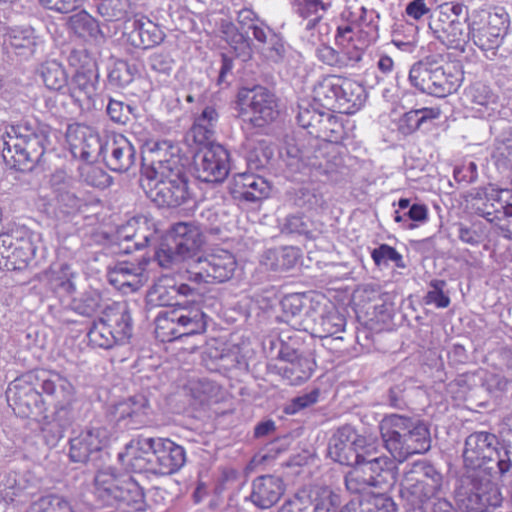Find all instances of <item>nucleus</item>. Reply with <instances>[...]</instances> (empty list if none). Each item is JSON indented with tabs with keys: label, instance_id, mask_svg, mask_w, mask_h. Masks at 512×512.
<instances>
[{
	"label": "nucleus",
	"instance_id": "obj_1",
	"mask_svg": "<svg viewBox=\"0 0 512 512\" xmlns=\"http://www.w3.org/2000/svg\"><path fill=\"white\" fill-rule=\"evenodd\" d=\"M142 168L141 185L159 207L175 208L189 199L185 165L178 149L168 142L156 143Z\"/></svg>",
	"mask_w": 512,
	"mask_h": 512
},
{
	"label": "nucleus",
	"instance_id": "obj_2",
	"mask_svg": "<svg viewBox=\"0 0 512 512\" xmlns=\"http://www.w3.org/2000/svg\"><path fill=\"white\" fill-rule=\"evenodd\" d=\"M379 428L386 449L399 462L431 447L430 431L419 419L391 414L381 420Z\"/></svg>",
	"mask_w": 512,
	"mask_h": 512
},
{
	"label": "nucleus",
	"instance_id": "obj_3",
	"mask_svg": "<svg viewBox=\"0 0 512 512\" xmlns=\"http://www.w3.org/2000/svg\"><path fill=\"white\" fill-rule=\"evenodd\" d=\"M2 139L4 160L19 170L31 169L45 153L47 136L36 122L23 120L7 126Z\"/></svg>",
	"mask_w": 512,
	"mask_h": 512
},
{
	"label": "nucleus",
	"instance_id": "obj_4",
	"mask_svg": "<svg viewBox=\"0 0 512 512\" xmlns=\"http://www.w3.org/2000/svg\"><path fill=\"white\" fill-rule=\"evenodd\" d=\"M206 330L205 314L198 304L179 305L161 311L155 320V334L161 342H171Z\"/></svg>",
	"mask_w": 512,
	"mask_h": 512
},
{
	"label": "nucleus",
	"instance_id": "obj_5",
	"mask_svg": "<svg viewBox=\"0 0 512 512\" xmlns=\"http://www.w3.org/2000/svg\"><path fill=\"white\" fill-rule=\"evenodd\" d=\"M131 334V316L126 305L115 304L93 322L87 337L90 346L107 350L125 343Z\"/></svg>",
	"mask_w": 512,
	"mask_h": 512
},
{
	"label": "nucleus",
	"instance_id": "obj_6",
	"mask_svg": "<svg viewBox=\"0 0 512 512\" xmlns=\"http://www.w3.org/2000/svg\"><path fill=\"white\" fill-rule=\"evenodd\" d=\"M345 476L348 491L354 494L368 493L371 488L383 489L395 482V465L386 456L362 458Z\"/></svg>",
	"mask_w": 512,
	"mask_h": 512
},
{
	"label": "nucleus",
	"instance_id": "obj_7",
	"mask_svg": "<svg viewBox=\"0 0 512 512\" xmlns=\"http://www.w3.org/2000/svg\"><path fill=\"white\" fill-rule=\"evenodd\" d=\"M498 445V438L492 433L480 431L470 434L465 440L463 450L465 465L475 469L496 461L500 475L509 473L512 470L509 452L500 451Z\"/></svg>",
	"mask_w": 512,
	"mask_h": 512
},
{
	"label": "nucleus",
	"instance_id": "obj_8",
	"mask_svg": "<svg viewBox=\"0 0 512 512\" xmlns=\"http://www.w3.org/2000/svg\"><path fill=\"white\" fill-rule=\"evenodd\" d=\"M442 485V475L433 466L416 462L403 475L400 495L411 504L424 503L435 497Z\"/></svg>",
	"mask_w": 512,
	"mask_h": 512
},
{
	"label": "nucleus",
	"instance_id": "obj_9",
	"mask_svg": "<svg viewBox=\"0 0 512 512\" xmlns=\"http://www.w3.org/2000/svg\"><path fill=\"white\" fill-rule=\"evenodd\" d=\"M35 253L36 245L27 229L18 227L0 233V270H23Z\"/></svg>",
	"mask_w": 512,
	"mask_h": 512
},
{
	"label": "nucleus",
	"instance_id": "obj_10",
	"mask_svg": "<svg viewBox=\"0 0 512 512\" xmlns=\"http://www.w3.org/2000/svg\"><path fill=\"white\" fill-rule=\"evenodd\" d=\"M35 371L27 372L14 379L6 390L9 406L21 417L41 415L45 412V400L38 391Z\"/></svg>",
	"mask_w": 512,
	"mask_h": 512
},
{
	"label": "nucleus",
	"instance_id": "obj_11",
	"mask_svg": "<svg viewBox=\"0 0 512 512\" xmlns=\"http://www.w3.org/2000/svg\"><path fill=\"white\" fill-rule=\"evenodd\" d=\"M456 501L465 512H485L489 507L501 505L499 489L490 481H480L474 475L461 479L455 491Z\"/></svg>",
	"mask_w": 512,
	"mask_h": 512
},
{
	"label": "nucleus",
	"instance_id": "obj_12",
	"mask_svg": "<svg viewBox=\"0 0 512 512\" xmlns=\"http://www.w3.org/2000/svg\"><path fill=\"white\" fill-rule=\"evenodd\" d=\"M236 268L237 261L231 252L213 249L206 255L193 260L187 273L188 279L196 283L225 282L232 278Z\"/></svg>",
	"mask_w": 512,
	"mask_h": 512
},
{
	"label": "nucleus",
	"instance_id": "obj_13",
	"mask_svg": "<svg viewBox=\"0 0 512 512\" xmlns=\"http://www.w3.org/2000/svg\"><path fill=\"white\" fill-rule=\"evenodd\" d=\"M463 7L460 4L444 3L433 12L429 28L434 36L450 48L461 47L468 37L465 23L459 20Z\"/></svg>",
	"mask_w": 512,
	"mask_h": 512
},
{
	"label": "nucleus",
	"instance_id": "obj_14",
	"mask_svg": "<svg viewBox=\"0 0 512 512\" xmlns=\"http://www.w3.org/2000/svg\"><path fill=\"white\" fill-rule=\"evenodd\" d=\"M509 22V15L503 8L476 13L469 26L474 43L483 50L497 47L508 29Z\"/></svg>",
	"mask_w": 512,
	"mask_h": 512
},
{
	"label": "nucleus",
	"instance_id": "obj_15",
	"mask_svg": "<svg viewBox=\"0 0 512 512\" xmlns=\"http://www.w3.org/2000/svg\"><path fill=\"white\" fill-rule=\"evenodd\" d=\"M241 114L253 126L263 127L278 116L276 99L266 88L243 89L238 95Z\"/></svg>",
	"mask_w": 512,
	"mask_h": 512
},
{
	"label": "nucleus",
	"instance_id": "obj_16",
	"mask_svg": "<svg viewBox=\"0 0 512 512\" xmlns=\"http://www.w3.org/2000/svg\"><path fill=\"white\" fill-rule=\"evenodd\" d=\"M230 171V154L220 144H210L195 156V173L203 182H223Z\"/></svg>",
	"mask_w": 512,
	"mask_h": 512
},
{
	"label": "nucleus",
	"instance_id": "obj_17",
	"mask_svg": "<svg viewBox=\"0 0 512 512\" xmlns=\"http://www.w3.org/2000/svg\"><path fill=\"white\" fill-rule=\"evenodd\" d=\"M110 439L111 433L106 427H86L70 439L69 458L75 463H88L109 445Z\"/></svg>",
	"mask_w": 512,
	"mask_h": 512
},
{
	"label": "nucleus",
	"instance_id": "obj_18",
	"mask_svg": "<svg viewBox=\"0 0 512 512\" xmlns=\"http://www.w3.org/2000/svg\"><path fill=\"white\" fill-rule=\"evenodd\" d=\"M366 440L357 434L350 425L340 427L331 437L328 447V455L332 460L342 465H353L354 462L365 458L359 452L365 446Z\"/></svg>",
	"mask_w": 512,
	"mask_h": 512
},
{
	"label": "nucleus",
	"instance_id": "obj_19",
	"mask_svg": "<svg viewBox=\"0 0 512 512\" xmlns=\"http://www.w3.org/2000/svg\"><path fill=\"white\" fill-rule=\"evenodd\" d=\"M37 383L50 404L65 410L75 400L76 389L65 376L55 371H35Z\"/></svg>",
	"mask_w": 512,
	"mask_h": 512
},
{
	"label": "nucleus",
	"instance_id": "obj_20",
	"mask_svg": "<svg viewBox=\"0 0 512 512\" xmlns=\"http://www.w3.org/2000/svg\"><path fill=\"white\" fill-rule=\"evenodd\" d=\"M140 447L156 450V465L160 475H171L185 464L186 453L182 446L168 438H146L136 442Z\"/></svg>",
	"mask_w": 512,
	"mask_h": 512
},
{
	"label": "nucleus",
	"instance_id": "obj_21",
	"mask_svg": "<svg viewBox=\"0 0 512 512\" xmlns=\"http://www.w3.org/2000/svg\"><path fill=\"white\" fill-rule=\"evenodd\" d=\"M208 231L219 232V229H212L206 225L198 226L192 223L179 222L173 226L171 241L180 256L189 259L193 258L205 244L204 233Z\"/></svg>",
	"mask_w": 512,
	"mask_h": 512
},
{
	"label": "nucleus",
	"instance_id": "obj_22",
	"mask_svg": "<svg viewBox=\"0 0 512 512\" xmlns=\"http://www.w3.org/2000/svg\"><path fill=\"white\" fill-rule=\"evenodd\" d=\"M146 262H119L108 271L109 282L124 293L137 291L148 281Z\"/></svg>",
	"mask_w": 512,
	"mask_h": 512
},
{
	"label": "nucleus",
	"instance_id": "obj_23",
	"mask_svg": "<svg viewBox=\"0 0 512 512\" xmlns=\"http://www.w3.org/2000/svg\"><path fill=\"white\" fill-rule=\"evenodd\" d=\"M104 159L111 170L123 173L134 166L136 151L124 135L116 134L104 146Z\"/></svg>",
	"mask_w": 512,
	"mask_h": 512
},
{
	"label": "nucleus",
	"instance_id": "obj_24",
	"mask_svg": "<svg viewBox=\"0 0 512 512\" xmlns=\"http://www.w3.org/2000/svg\"><path fill=\"white\" fill-rule=\"evenodd\" d=\"M284 493L283 481L272 475L259 476L252 482L251 502L260 509L274 506Z\"/></svg>",
	"mask_w": 512,
	"mask_h": 512
},
{
	"label": "nucleus",
	"instance_id": "obj_25",
	"mask_svg": "<svg viewBox=\"0 0 512 512\" xmlns=\"http://www.w3.org/2000/svg\"><path fill=\"white\" fill-rule=\"evenodd\" d=\"M268 182L253 173H240L234 176L231 184V193L240 200L256 202L266 198L269 194Z\"/></svg>",
	"mask_w": 512,
	"mask_h": 512
},
{
	"label": "nucleus",
	"instance_id": "obj_26",
	"mask_svg": "<svg viewBox=\"0 0 512 512\" xmlns=\"http://www.w3.org/2000/svg\"><path fill=\"white\" fill-rule=\"evenodd\" d=\"M462 79V72L455 64H441L433 59L432 80L435 89L432 90V96L446 97L456 92Z\"/></svg>",
	"mask_w": 512,
	"mask_h": 512
},
{
	"label": "nucleus",
	"instance_id": "obj_27",
	"mask_svg": "<svg viewBox=\"0 0 512 512\" xmlns=\"http://www.w3.org/2000/svg\"><path fill=\"white\" fill-rule=\"evenodd\" d=\"M359 33V27L355 24L339 26L337 29L336 44L347 57L346 65L359 62L364 50L369 46L368 40L357 37Z\"/></svg>",
	"mask_w": 512,
	"mask_h": 512
},
{
	"label": "nucleus",
	"instance_id": "obj_28",
	"mask_svg": "<svg viewBox=\"0 0 512 512\" xmlns=\"http://www.w3.org/2000/svg\"><path fill=\"white\" fill-rule=\"evenodd\" d=\"M52 185L56 194L57 206L64 214H77L87 206L86 199L78 195L74 188L65 181L63 173L53 175Z\"/></svg>",
	"mask_w": 512,
	"mask_h": 512
},
{
	"label": "nucleus",
	"instance_id": "obj_29",
	"mask_svg": "<svg viewBox=\"0 0 512 512\" xmlns=\"http://www.w3.org/2000/svg\"><path fill=\"white\" fill-rule=\"evenodd\" d=\"M128 39L136 48L148 49L160 44L164 34L157 24L145 16H136L133 20V30L129 32Z\"/></svg>",
	"mask_w": 512,
	"mask_h": 512
},
{
	"label": "nucleus",
	"instance_id": "obj_30",
	"mask_svg": "<svg viewBox=\"0 0 512 512\" xmlns=\"http://www.w3.org/2000/svg\"><path fill=\"white\" fill-rule=\"evenodd\" d=\"M306 512H336L338 496L327 486L300 490Z\"/></svg>",
	"mask_w": 512,
	"mask_h": 512
},
{
	"label": "nucleus",
	"instance_id": "obj_31",
	"mask_svg": "<svg viewBox=\"0 0 512 512\" xmlns=\"http://www.w3.org/2000/svg\"><path fill=\"white\" fill-rule=\"evenodd\" d=\"M465 96L470 108L478 112L480 117H490L495 113L498 97L487 84L473 83Z\"/></svg>",
	"mask_w": 512,
	"mask_h": 512
},
{
	"label": "nucleus",
	"instance_id": "obj_32",
	"mask_svg": "<svg viewBox=\"0 0 512 512\" xmlns=\"http://www.w3.org/2000/svg\"><path fill=\"white\" fill-rule=\"evenodd\" d=\"M488 199L493 201L494 207V218L491 221H495L505 237L512 238V191H492Z\"/></svg>",
	"mask_w": 512,
	"mask_h": 512
},
{
	"label": "nucleus",
	"instance_id": "obj_33",
	"mask_svg": "<svg viewBox=\"0 0 512 512\" xmlns=\"http://www.w3.org/2000/svg\"><path fill=\"white\" fill-rule=\"evenodd\" d=\"M338 113L352 114L366 101V91L357 81L340 77Z\"/></svg>",
	"mask_w": 512,
	"mask_h": 512
},
{
	"label": "nucleus",
	"instance_id": "obj_34",
	"mask_svg": "<svg viewBox=\"0 0 512 512\" xmlns=\"http://www.w3.org/2000/svg\"><path fill=\"white\" fill-rule=\"evenodd\" d=\"M66 136L71 146L79 148L81 156L86 159L97 149L104 153V147L101 146L98 135L85 125H69Z\"/></svg>",
	"mask_w": 512,
	"mask_h": 512
},
{
	"label": "nucleus",
	"instance_id": "obj_35",
	"mask_svg": "<svg viewBox=\"0 0 512 512\" xmlns=\"http://www.w3.org/2000/svg\"><path fill=\"white\" fill-rule=\"evenodd\" d=\"M340 76L329 75L320 80L313 89L315 103L327 111L338 112Z\"/></svg>",
	"mask_w": 512,
	"mask_h": 512
},
{
	"label": "nucleus",
	"instance_id": "obj_36",
	"mask_svg": "<svg viewBox=\"0 0 512 512\" xmlns=\"http://www.w3.org/2000/svg\"><path fill=\"white\" fill-rule=\"evenodd\" d=\"M70 96L80 107L89 106L96 94V77L91 71H77L70 84Z\"/></svg>",
	"mask_w": 512,
	"mask_h": 512
},
{
	"label": "nucleus",
	"instance_id": "obj_37",
	"mask_svg": "<svg viewBox=\"0 0 512 512\" xmlns=\"http://www.w3.org/2000/svg\"><path fill=\"white\" fill-rule=\"evenodd\" d=\"M123 476H117L113 470H100L94 478L95 495L104 505H113Z\"/></svg>",
	"mask_w": 512,
	"mask_h": 512
},
{
	"label": "nucleus",
	"instance_id": "obj_38",
	"mask_svg": "<svg viewBox=\"0 0 512 512\" xmlns=\"http://www.w3.org/2000/svg\"><path fill=\"white\" fill-rule=\"evenodd\" d=\"M4 44L17 55L30 56L35 52L36 37L30 28H9L4 35Z\"/></svg>",
	"mask_w": 512,
	"mask_h": 512
},
{
	"label": "nucleus",
	"instance_id": "obj_39",
	"mask_svg": "<svg viewBox=\"0 0 512 512\" xmlns=\"http://www.w3.org/2000/svg\"><path fill=\"white\" fill-rule=\"evenodd\" d=\"M293 12L302 19L307 30L314 29L323 19L329 5L322 0H292Z\"/></svg>",
	"mask_w": 512,
	"mask_h": 512
},
{
	"label": "nucleus",
	"instance_id": "obj_40",
	"mask_svg": "<svg viewBox=\"0 0 512 512\" xmlns=\"http://www.w3.org/2000/svg\"><path fill=\"white\" fill-rule=\"evenodd\" d=\"M217 121L218 113L216 110L210 106L205 107L195 118L189 136L196 144H205L213 137Z\"/></svg>",
	"mask_w": 512,
	"mask_h": 512
},
{
	"label": "nucleus",
	"instance_id": "obj_41",
	"mask_svg": "<svg viewBox=\"0 0 512 512\" xmlns=\"http://www.w3.org/2000/svg\"><path fill=\"white\" fill-rule=\"evenodd\" d=\"M120 418L130 420L133 425H144L149 421L150 405L143 395H136L117 407Z\"/></svg>",
	"mask_w": 512,
	"mask_h": 512
},
{
	"label": "nucleus",
	"instance_id": "obj_42",
	"mask_svg": "<svg viewBox=\"0 0 512 512\" xmlns=\"http://www.w3.org/2000/svg\"><path fill=\"white\" fill-rule=\"evenodd\" d=\"M145 439L144 437H138L132 439L125 446V451L119 453L118 458L120 462L126 466L131 472L134 473H149V465L145 454V449L148 447H140L135 442Z\"/></svg>",
	"mask_w": 512,
	"mask_h": 512
},
{
	"label": "nucleus",
	"instance_id": "obj_43",
	"mask_svg": "<svg viewBox=\"0 0 512 512\" xmlns=\"http://www.w3.org/2000/svg\"><path fill=\"white\" fill-rule=\"evenodd\" d=\"M433 59L425 58L415 63L409 71V82L411 86L420 91L432 95L435 89L432 80Z\"/></svg>",
	"mask_w": 512,
	"mask_h": 512
},
{
	"label": "nucleus",
	"instance_id": "obj_44",
	"mask_svg": "<svg viewBox=\"0 0 512 512\" xmlns=\"http://www.w3.org/2000/svg\"><path fill=\"white\" fill-rule=\"evenodd\" d=\"M123 502L127 506L141 511L145 509V495L138 482L131 476L123 475L115 502Z\"/></svg>",
	"mask_w": 512,
	"mask_h": 512
},
{
	"label": "nucleus",
	"instance_id": "obj_45",
	"mask_svg": "<svg viewBox=\"0 0 512 512\" xmlns=\"http://www.w3.org/2000/svg\"><path fill=\"white\" fill-rule=\"evenodd\" d=\"M298 253L292 247L268 250L263 264L273 271H287L297 263Z\"/></svg>",
	"mask_w": 512,
	"mask_h": 512
},
{
	"label": "nucleus",
	"instance_id": "obj_46",
	"mask_svg": "<svg viewBox=\"0 0 512 512\" xmlns=\"http://www.w3.org/2000/svg\"><path fill=\"white\" fill-rule=\"evenodd\" d=\"M68 267H61L59 270H49L44 273L43 279L48 288L59 295L69 296L75 292V285Z\"/></svg>",
	"mask_w": 512,
	"mask_h": 512
},
{
	"label": "nucleus",
	"instance_id": "obj_47",
	"mask_svg": "<svg viewBox=\"0 0 512 512\" xmlns=\"http://www.w3.org/2000/svg\"><path fill=\"white\" fill-rule=\"evenodd\" d=\"M281 374L291 385H299L312 375V365L305 357H296L280 368Z\"/></svg>",
	"mask_w": 512,
	"mask_h": 512
},
{
	"label": "nucleus",
	"instance_id": "obj_48",
	"mask_svg": "<svg viewBox=\"0 0 512 512\" xmlns=\"http://www.w3.org/2000/svg\"><path fill=\"white\" fill-rule=\"evenodd\" d=\"M331 112L326 111V116H324L314 137L338 144L345 138L346 132L342 121Z\"/></svg>",
	"mask_w": 512,
	"mask_h": 512
},
{
	"label": "nucleus",
	"instance_id": "obj_49",
	"mask_svg": "<svg viewBox=\"0 0 512 512\" xmlns=\"http://www.w3.org/2000/svg\"><path fill=\"white\" fill-rule=\"evenodd\" d=\"M223 33L228 44L231 46L236 56L243 61H248L252 57V48L250 41L240 33L233 24L225 26Z\"/></svg>",
	"mask_w": 512,
	"mask_h": 512
},
{
	"label": "nucleus",
	"instance_id": "obj_50",
	"mask_svg": "<svg viewBox=\"0 0 512 512\" xmlns=\"http://www.w3.org/2000/svg\"><path fill=\"white\" fill-rule=\"evenodd\" d=\"M67 25L76 35L83 38L92 37L98 32L96 20L84 10L71 15Z\"/></svg>",
	"mask_w": 512,
	"mask_h": 512
},
{
	"label": "nucleus",
	"instance_id": "obj_51",
	"mask_svg": "<svg viewBox=\"0 0 512 512\" xmlns=\"http://www.w3.org/2000/svg\"><path fill=\"white\" fill-rule=\"evenodd\" d=\"M131 8L130 0H99L97 9L107 21L126 19Z\"/></svg>",
	"mask_w": 512,
	"mask_h": 512
},
{
	"label": "nucleus",
	"instance_id": "obj_52",
	"mask_svg": "<svg viewBox=\"0 0 512 512\" xmlns=\"http://www.w3.org/2000/svg\"><path fill=\"white\" fill-rule=\"evenodd\" d=\"M41 77L46 87L51 90H60L67 83L66 72L56 61H48L41 66Z\"/></svg>",
	"mask_w": 512,
	"mask_h": 512
},
{
	"label": "nucleus",
	"instance_id": "obj_53",
	"mask_svg": "<svg viewBox=\"0 0 512 512\" xmlns=\"http://www.w3.org/2000/svg\"><path fill=\"white\" fill-rule=\"evenodd\" d=\"M359 512H396L395 503L384 493H367L359 502Z\"/></svg>",
	"mask_w": 512,
	"mask_h": 512
},
{
	"label": "nucleus",
	"instance_id": "obj_54",
	"mask_svg": "<svg viewBox=\"0 0 512 512\" xmlns=\"http://www.w3.org/2000/svg\"><path fill=\"white\" fill-rule=\"evenodd\" d=\"M190 391L193 398L200 404L216 402L220 395V387L215 382L207 379L192 382Z\"/></svg>",
	"mask_w": 512,
	"mask_h": 512
},
{
	"label": "nucleus",
	"instance_id": "obj_55",
	"mask_svg": "<svg viewBox=\"0 0 512 512\" xmlns=\"http://www.w3.org/2000/svg\"><path fill=\"white\" fill-rule=\"evenodd\" d=\"M29 512H74L68 500L59 495H48L34 502Z\"/></svg>",
	"mask_w": 512,
	"mask_h": 512
},
{
	"label": "nucleus",
	"instance_id": "obj_56",
	"mask_svg": "<svg viewBox=\"0 0 512 512\" xmlns=\"http://www.w3.org/2000/svg\"><path fill=\"white\" fill-rule=\"evenodd\" d=\"M148 64L156 74L161 77L168 78L173 72L175 60L170 52L160 50L149 56Z\"/></svg>",
	"mask_w": 512,
	"mask_h": 512
},
{
	"label": "nucleus",
	"instance_id": "obj_57",
	"mask_svg": "<svg viewBox=\"0 0 512 512\" xmlns=\"http://www.w3.org/2000/svg\"><path fill=\"white\" fill-rule=\"evenodd\" d=\"M324 116H326V111H318L315 108L309 107H299L297 122L302 128L307 129L309 134L315 136Z\"/></svg>",
	"mask_w": 512,
	"mask_h": 512
},
{
	"label": "nucleus",
	"instance_id": "obj_58",
	"mask_svg": "<svg viewBox=\"0 0 512 512\" xmlns=\"http://www.w3.org/2000/svg\"><path fill=\"white\" fill-rule=\"evenodd\" d=\"M446 282L444 280H432L425 296L426 304H434L437 308H446L450 304V298L443 292Z\"/></svg>",
	"mask_w": 512,
	"mask_h": 512
},
{
	"label": "nucleus",
	"instance_id": "obj_59",
	"mask_svg": "<svg viewBox=\"0 0 512 512\" xmlns=\"http://www.w3.org/2000/svg\"><path fill=\"white\" fill-rule=\"evenodd\" d=\"M82 176L91 186L96 188H106L111 184V177L100 167L86 165L83 168Z\"/></svg>",
	"mask_w": 512,
	"mask_h": 512
},
{
	"label": "nucleus",
	"instance_id": "obj_60",
	"mask_svg": "<svg viewBox=\"0 0 512 512\" xmlns=\"http://www.w3.org/2000/svg\"><path fill=\"white\" fill-rule=\"evenodd\" d=\"M306 300V296L299 293L285 296L281 301L283 312L287 317L300 316L306 306Z\"/></svg>",
	"mask_w": 512,
	"mask_h": 512
},
{
	"label": "nucleus",
	"instance_id": "obj_61",
	"mask_svg": "<svg viewBox=\"0 0 512 512\" xmlns=\"http://www.w3.org/2000/svg\"><path fill=\"white\" fill-rule=\"evenodd\" d=\"M155 257L159 265L163 268H171L179 261L184 260V256H180L178 250L174 248V243L161 244L156 251Z\"/></svg>",
	"mask_w": 512,
	"mask_h": 512
},
{
	"label": "nucleus",
	"instance_id": "obj_62",
	"mask_svg": "<svg viewBox=\"0 0 512 512\" xmlns=\"http://www.w3.org/2000/svg\"><path fill=\"white\" fill-rule=\"evenodd\" d=\"M371 256L376 265L392 261L398 267H404L401 254L398 253L395 248L387 244H382L378 248L374 249Z\"/></svg>",
	"mask_w": 512,
	"mask_h": 512
},
{
	"label": "nucleus",
	"instance_id": "obj_63",
	"mask_svg": "<svg viewBox=\"0 0 512 512\" xmlns=\"http://www.w3.org/2000/svg\"><path fill=\"white\" fill-rule=\"evenodd\" d=\"M420 126L421 124L416 109L404 113L397 121V130L404 136L413 134Z\"/></svg>",
	"mask_w": 512,
	"mask_h": 512
},
{
	"label": "nucleus",
	"instance_id": "obj_64",
	"mask_svg": "<svg viewBox=\"0 0 512 512\" xmlns=\"http://www.w3.org/2000/svg\"><path fill=\"white\" fill-rule=\"evenodd\" d=\"M129 110L130 107L128 105H124L123 102L116 100H110L107 106V113L111 120L121 124L128 121Z\"/></svg>",
	"mask_w": 512,
	"mask_h": 512
}]
</instances>
